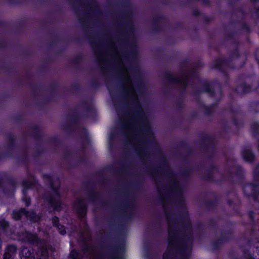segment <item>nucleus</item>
<instances>
[{
	"label": "nucleus",
	"mask_w": 259,
	"mask_h": 259,
	"mask_svg": "<svg viewBox=\"0 0 259 259\" xmlns=\"http://www.w3.org/2000/svg\"><path fill=\"white\" fill-rule=\"evenodd\" d=\"M92 46L102 69L112 65H115L118 69L122 81L124 98L129 104L127 110H117L121 128L126 131L129 143L135 146L141 157H144L148 151L147 143L152 141L154 137L147 115L139 101L131 76L137 73L138 69L126 66L132 55L120 52L113 41L110 42L108 49L99 42H94Z\"/></svg>",
	"instance_id": "obj_1"
},
{
	"label": "nucleus",
	"mask_w": 259,
	"mask_h": 259,
	"mask_svg": "<svg viewBox=\"0 0 259 259\" xmlns=\"http://www.w3.org/2000/svg\"><path fill=\"white\" fill-rule=\"evenodd\" d=\"M165 162L164 174L166 175L168 184L163 185L155 180L168 223V246L163 254V259H175L174 255L180 254L184 259H187L189 255L192 246V236L191 226L185 214L184 221L181 224L183 230H180L175 214H171L172 204L177 201L183 203V193L184 187L177 177L171 171L168 165Z\"/></svg>",
	"instance_id": "obj_2"
},
{
	"label": "nucleus",
	"mask_w": 259,
	"mask_h": 259,
	"mask_svg": "<svg viewBox=\"0 0 259 259\" xmlns=\"http://www.w3.org/2000/svg\"><path fill=\"white\" fill-rule=\"evenodd\" d=\"M44 178L50 183L52 191L51 194H46L45 197L54 210L59 211L60 210L61 205L60 195L59 192L60 181L57 178H52L47 175H44Z\"/></svg>",
	"instance_id": "obj_3"
},
{
	"label": "nucleus",
	"mask_w": 259,
	"mask_h": 259,
	"mask_svg": "<svg viewBox=\"0 0 259 259\" xmlns=\"http://www.w3.org/2000/svg\"><path fill=\"white\" fill-rule=\"evenodd\" d=\"M192 75V73H191V74L185 73H183L180 77H176L168 73L166 75V78L168 81L171 83L178 84L183 88H185L187 85L189 78Z\"/></svg>",
	"instance_id": "obj_4"
},
{
	"label": "nucleus",
	"mask_w": 259,
	"mask_h": 259,
	"mask_svg": "<svg viewBox=\"0 0 259 259\" xmlns=\"http://www.w3.org/2000/svg\"><path fill=\"white\" fill-rule=\"evenodd\" d=\"M18 237L19 240L29 244H35L39 242L37 236L29 232L24 231L19 233Z\"/></svg>",
	"instance_id": "obj_5"
},
{
	"label": "nucleus",
	"mask_w": 259,
	"mask_h": 259,
	"mask_svg": "<svg viewBox=\"0 0 259 259\" xmlns=\"http://www.w3.org/2000/svg\"><path fill=\"white\" fill-rule=\"evenodd\" d=\"M244 194L248 196H251L254 200L258 201V197L259 196V186L254 184H247L243 187Z\"/></svg>",
	"instance_id": "obj_6"
},
{
	"label": "nucleus",
	"mask_w": 259,
	"mask_h": 259,
	"mask_svg": "<svg viewBox=\"0 0 259 259\" xmlns=\"http://www.w3.org/2000/svg\"><path fill=\"white\" fill-rule=\"evenodd\" d=\"M74 207L78 213L81 217H83L86 213L87 206L84 200L78 199L74 204Z\"/></svg>",
	"instance_id": "obj_7"
},
{
	"label": "nucleus",
	"mask_w": 259,
	"mask_h": 259,
	"mask_svg": "<svg viewBox=\"0 0 259 259\" xmlns=\"http://www.w3.org/2000/svg\"><path fill=\"white\" fill-rule=\"evenodd\" d=\"M17 246L14 244L8 245L5 249L4 254V259H11L14 257L17 252Z\"/></svg>",
	"instance_id": "obj_8"
},
{
	"label": "nucleus",
	"mask_w": 259,
	"mask_h": 259,
	"mask_svg": "<svg viewBox=\"0 0 259 259\" xmlns=\"http://www.w3.org/2000/svg\"><path fill=\"white\" fill-rule=\"evenodd\" d=\"M20 255L21 259H36L33 249L26 247L22 248Z\"/></svg>",
	"instance_id": "obj_9"
},
{
	"label": "nucleus",
	"mask_w": 259,
	"mask_h": 259,
	"mask_svg": "<svg viewBox=\"0 0 259 259\" xmlns=\"http://www.w3.org/2000/svg\"><path fill=\"white\" fill-rule=\"evenodd\" d=\"M243 158L247 162H252L255 160V157L251 150L248 148H244L242 151Z\"/></svg>",
	"instance_id": "obj_10"
},
{
	"label": "nucleus",
	"mask_w": 259,
	"mask_h": 259,
	"mask_svg": "<svg viewBox=\"0 0 259 259\" xmlns=\"http://www.w3.org/2000/svg\"><path fill=\"white\" fill-rule=\"evenodd\" d=\"M36 255L39 259H48L49 257V249L46 244L39 247Z\"/></svg>",
	"instance_id": "obj_11"
},
{
	"label": "nucleus",
	"mask_w": 259,
	"mask_h": 259,
	"mask_svg": "<svg viewBox=\"0 0 259 259\" xmlns=\"http://www.w3.org/2000/svg\"><path fill=\"white\" fill-rule=\"evenodd\" d=\"M25 216L30 220V221L33 222H38L40 219V217L38 215H37L34 211H27L26 210V213H25Z\"/></svg>",
	"instance_id": "obj_12"
},
{
	"label": "nucleus",
	"mask_w": 259,
	"mask_h": 259,
	"mask_svg": "<svg viewBox=\"0 0 259 259\" xmlns=\"http://www.w3.org/2000/svg\"><path fill=\"white\" fill-rule=\"evenodd\" d=\"M26 213V210L24 208H22L18 211H13V218L16 220H20L21 217Z\"/></svg>",
	"instance_id": "obj_13"
},
{
	"label": "nucleus",
	"mask_w": 259,
	"mask_h": 259,
	"mask_svg": "<svg viewBox=\"0 0 259 259\" xmlns=\"http://www.w3.org/2000/svg\"><path fill=\"white\" fill-rule=\"evenodd\" d=\"M0 229L5 232L6 233H8L9 230L11 231L9 223L4 220L0 221Z\"/></svg>",
	"instance_id": "obj_14"
},
{
	"label": "nucleus",
	"mask_w": 259,
	"mask_h": 259,
	"mask_svg": "<svg viewBox=\"0 0 259 259\" xmlns=\"http://www.w3.org/2000/svg\"><path fill=\"white\" fill-rule=\"evenodd\" d=\"M214 87L212 83L205 82L204 83V91L208 93L210 95H213V90L212 88Z\"/></svg>",
	"instance_id": "obj_15"
},
{
	"label": "nucleus",
	"mask_w": 259,
	"mask_h": 259,
	"mask_svg": "<svg viewBox=\"0 0 259 259\" xmlns=\"http://www.w3.org/2000/svg\"><path fill=\"white\" fill-rule=\"evenodd\" d=\"M250 91V87L246 84H242L237 87L236 91L238 93H247Z\"/></svg>",
	"instance_id": "obj_16"
},
{
	"label": "nucleus",
	"mask_w": 259,
	"mask_h": 259,
	"mask_svg": "<svg viewBox=\"0 0 259 259\" xmlns=\"http://www.w3.org/2000/svg\"><path fill=\"white\" fill-rule=\"evenodd\" d=\"M251 130L253 136L259 134V124L257 122H254L251 125Z\"/></svg>",
	"instance_id": "obj_17"
},
{
	"label": "nucleus",
	"mask_w": 259,
	"mask_h": 259,
	"mask_svg": "<svg viewBox=\"0 0 259 259\" xmlns=\"http://www.w3.org/2000/svg\"><path fill=\"white\" fill-rule=\"evenodd\" d=\"M253 179L256 182H259V163L256 165L254 169Z\"/></svg>",
	"instance_id": "obj_18"
},
{
	"label": "nucleus",
	"mask_w": 259,
	"mask_h": 259,
	"mask_svg": "<svg viewBox=\"0 0 259 259\" xmlns=\"http://www.w3.org/2000/svg\"><path fill=\"white\" fill-rule=\"evenodd\" d=\"M227 62L226 59H219L216 61L215 65L218 68H221L223 65H224Z\"/></svg>",
	"instance_id": "obj_19"
},
{
	"label": "nucleus",
	"mask_w": 259,
	"mask_h": 259,
	"mask_svg": "<svg viewBox=\"0 0 259 259\" xmlns=\"http://www.w3.org/2000/svg\"><path fill=\"white\" fill-rule=\"evenodd\" d=\"M71 259H81L80 255L75 251H72L70 253Z\"/></svg>",
	"instance_id": "obj_20"
},
{
	"label": "nucleus",
	"mask_w": 259,
	"mask_h": 259,
	"mask_svg": "<svg viewBox=\"0 0 259 259\" xmlns=\"http://www.w3.org/2000/svg\"><path fill=\"white\" fill-rule=\"evenodd\" d=\"M59 219L58 217H55L54 218H53L52 219V223L53 224V225L56 227V228H58V229H60V227H59V225L60 224L59 223Z\"/></svg>",
	"instance_id": "obj_21"
},
{
	"label": "nucleus",
	"mask_w": 259,
	"mask_h": 259,
	"mask_svg": "<svg viewBox=\"0 0 259 259\" xmlns=\"http://www.w3.org/2000/svg\"><path fill=\"white\" fill-rule=\"evenodd\" d=\"M22 184L23 187L26 189L30 188L31 186L33 184L32 182H29L27 180H24L22 182Z\"/></svg>",
	"instance_id": "obj_22"
},
{
	"label": "nucleus",
	"mask_w": 259,
	"mask_h": 259,
	"mask_svg": "<svg viewBox=\"0 0 259 259\" xmlns=\"http://www.w3.org/2000/svg\"><path fill=\"white\" fill-rule=\"evenodd\" d=\"M253 15L255 17H259V7H254V11L253 12Z\"/></svg>",
	"instance_id": "obj_23"
},
{
	"label": "nucleus",
	"mask_w": 259,
	"mask_h": 259,
	"mask_svg": "<svg viewBox=\"0 0 259 259\" xmlns=\"http://www.w3.org/2000/svg\"><path fill=\"white\" fill-rule=\"evenodd\" d=\"M59 226L60 227V229H58L59 232L62 235L65 234L66 233V231L65 230L64 227L60 224Z\"/></svg>",
	"instance_id": "obj_24"
},
{
	"label": "nucleus",
	"mask_w": 259,
	"mask_h": 259,
	"mask_svg": "<svg viewBox=\"0 0 259 259\" xmlns=\"http://www.w3.org/2000/svg\"><path fill=\"white\" fill-rule=\"evenodd\" d=\"M250 1L253 4V7H259V0H250Z\"/></svg>",
	"instance_id": "obj_25"
},
{
	"label": "nucleus",
	"mask_w": 259,
	"mask_h": 259,
	"mask_svg": "<svg viewBox=\"0 0 259 259\" xmlns=\"http://www.w3.org/2000/svg\"><path fill=\"white\" fill-rule=\"evenodd\" d=\"M212 107H206L205 111L207 114H210L211 112H212Z\"/></svg>",
	"instance_id": "obj_26"
},
{
	"label": "nucleus",
	"mask_w": 259,
	"mask_h": 259,
	"mask_svg": "<svg viewBox=\"0 0 259 259\" xmlns=\"http://www.w3.org/2000/svg\"><path fill=\"white\" fill-rule=\"evenodd\" d=\"M24 201L25 202V204L26 206H29L30 204V199L29 198H26L25 199H24Z\"/></svg>",
	"instance_id": "obj_27"
},
{
	"label": "nucleus",
	"mask_w": 259,
	"mask_h": 259,
	"mask_svg": "<svg viewBox=\"0 0 259 259\" xmlns=\"http://www.w3.org/2000/svg\"><path fill=\"white\" fill-rule=\"evenodd\" d=\"M198 13H198V12H196V11H194V14L195 15H197L198 14Z\"/></svg>",
	"instance_id": "obj_28"
},
{
	"label": "nucleus",
	"mask_w": 259,
	"mask_h": 259,
	"mask_svg": "<svg viewBox=\"0 0 259 259\" xmlns=\"http://www.w3.org/2000/svg\"><path fill=\"white\" fill-rule=\"evenodd\" d=\"M92 2L93 3V5L96 6V2L95 0H92Z\"/></svg>",
	"instance_id": "obj_29"
},
{
	"label": "nucleus",
	"mask_w": 259,
	"mask_h": 259,
	"mask_svg": "<svg viewBox=\"0 0 259 259\" xmlns=\"http://www.w3.org/2000/svg\"><path fill=\"white\" fill-rule=\"evenodd\" d=\"M204 2L206 4H208V2L207 0H204Z\"/></svg>",
	"instance_id": "obj_30"
},
{
	"label": "nucleus",
	"mask_w": 259,
	"mask_h": 259,
	"mask_svg": "<svg viewBox=\"0 0 259 259\" xmlns=\"http://www.w3.org/2000/svg\"><path fill=\"white\" fill-rule=\"evenodd\" d=\"M23 193L25 194V190H24V191H23Z\"/></svg>",
	"instance_id": "obj_31"
},
{
	"label": "nucleus",
	"mask_w": 259,
	"mask_h": 259,
	"mask_svg": "<svg viewBox=\"0 0 259 259\" xmlns=\"http://www.w3.org/2000/svg\"><path fill=\"white\" fill-rule=\"evenodd\" d=\"M245 27H246V28L247 29L248 28V27H247L246 25H245Z\"/></svg>",
	"instance_id": "obj_32"
}]
</instances>
